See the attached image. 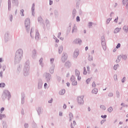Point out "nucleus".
<instances>
[{
    "mask_svg": "<svg viewBox=\"0 0 128 128\" xmlns=\"http://www.w3.org/2000/svg\"><path fill=\"white\" fill-rule=\"evenodd\" d=\"M84 96H81L78 98V102L79 104H84Z\"/></svg>",
    "mask_w": 128,
    "mask_h": 128,
    "instance_id": "nucleus-1",
    "label": "nucleus"
},
{
    "mask_svg": "<svg viewBox=\"0 0 128 128\" xmlns=\"http://www.w3.org/2000/svg\"><path fill=\"white\" fill-rule=\"evenodd\" d=\"M22 50H18L16 52V56H18V58H22Z\"/></svg>",
    "mask_w": 128,
    "mask_h": 128,
    "instance_id": "nucleus-2",
    "label": "nucleus"
},
{
    "mask_svg": "<svg viewBox=\"0 0 128 128\" xmlns=\"http://www.w3.org/2000/svg\"><path fill=\"white\" fill-rule=\"evenodd\" d=\"M30 18H26L25 21V26L26 28H30Z\"/></svg>",
    "mask_w": 128,
    "mask_h": 128,
    "instance_id": "nucleus-3",
    "label": "nucleus"
},
{
    "mask_svg": "<svg viewBox=\"0 0 128 128\" xmlns=\"http://www.w3.org/2000/svg\"><path fill=\"white\" fill-rule=\"evenodd\" d=\"M71 81L72 82V86H76V84H78V82L76 80V78H74V76H72Z\"/></svg>",
    "mask_w": 128,
    "mask_h": 128,
    "instance_id": "nucleus-4",
    "label": "nucleus"
},
{
    "mask_svg": "<svg viewBox=\"0 0 128 128\" xmlns=\"http://www.w3.org/2000/svg\"><path fill=\"white\" fill-rule=\"evenodd\" d=\"M10 96V92L8 90H5L2 95V96L4 98V96Z\"/></svg>",
    "mask_w": 128,
    "mask_h": 128,
    "instance_id": "nucleus-5",
    "label": "nucleus"
},
{
    "mask_svg": "<svg viewBox=\"0 0 128 128\" xmlns=\"http://www.w3.org/2000/svg\"><path fill=\"white\" fill-rule=\"evenodd\" d=\"M68 60V54H64L62 57V60Z\"/></svg>",
    "mask_w": 128,
    "mask_h": 128,
    "instance_id": "nucleus-6",
    "label": "nucleus"
},
{
    "mask_svg": "<svg viewBox=\"0 0 128 128\" xmlns=\"http://www.w3.org/2000/svg\"><path fill=\"white\" fill-rule=\"evenodd\" d=\"M60 94V95H62V94H66V90L64 89H62V90H61L60 92H59Z\"/></svg>",
    "mask_w": 128,
    "mask_h": 128,
    "instance_id": "nucleus-7",
    "label": "nucleus"
},
{
    "mask_svg": "<svg viewBox=\"0 0 128 128\" xmlns=\"http://www.w3.org/2000/svg\"><path fill=\"white\" fill-rule=\"evenodd\" d=\"M40 36V34L38 33V30L36 31V36H35V38H38Z\"/></svg>",
    "mask_w": 128,
    "mask_h": 128,
    "instance_id": "nucleus-8",
    "label": "nucleus"
},
{
    "mask_svg": "<svg viewBox=\"0 0 128 128\" xmlns=\"http://www.w3.org/2000/svg\"><path fill=\"white\" fill-rule=\"evenodd\" d=\"M78 52H74V58H78V56L79 54Z\"/></svg>",
    "mask_w": 128,
    "mask_h": 128,
    "instance_id": "nucleus-9",
    "label": "nucleus"
},
{
    "mask_svg": "<svg viewBox=\"0 0 128 128\" xmlns=\"http://www.w3.org/2000/svg\"><path fill=\"white\" fill-rule=\"evenodd\" d=\"M120 28H116L114 30V34H118V32H120Z\"/></svg>",
    "mask_w": 128,
    "mask_h": 128,
    "instance_id": "nucleus-10",
    "label": "nucleus"
},
{
    "mask_svg": "<svg viewBox=\"0 0 128 128\" xmlns=\"http://www.w3.org/2000/svg\"><path fill=\"white\" fill-rule=\"evenodd\" d=\"M76 44H82V40L80 39H76L74 40Z\"/></svg>",
    "mask_w": 128,
    "mask_h": 128,
    "instance_id": "nucleus-11",
    "label": "nucleus"
},
{
    "mask_svg": "<svg viewBox=\"0 0 128 128\" xmlns=\"http://www.w3.org/2000/svg\"><path fill=\"white\" fill-rule=\"evenodd\" d=\"M62 50H64V48L62 46H60L59 47L58 52L59 54H61V52H62Z\"/></svg>",
    "mask_w": 128,
    "mask_h": 128,
    "instance_id": "nucleus-12",
    "label": "nucleus"
},
{
    "mask_svg": "<svg viewBox=\"0 0 128 128\" xmlns=\"http://www.w3.org/2000/svg\"><path fill=\"white\" fill-rule=\"evenodd\" d=\"M75 74H76V76H78L80 74V71H78V70H75Z\"/></svg>",
    "mask_w": 128,
    "mask_h": 128,
    "instance_id": "nucleus-13",
    "label": "nucleus"
},
{
    "mask_svg": "<svg viewBox=\"0 0 128 128\" xmlns=\"http://www.w3.org/2000/svg\"><path fill=\"white\" fill-rule=\"evenodd\" d=\"M123 30L125 32H128V28L126 26H124Z\"/></svg>",
    "mask_w": 128,
    "mask_h": 128,
    "instance_id": "nucleus-14",
    "label": "nucleus"
},
{
    "mask_svg": "<svg viewBox=\"0 0 128 128\" xmlns=\"http://www.w3.org/2000/svg\"><path fill=\"white\" fill-rule=\"evenodd\" d=\"M92 94H98V89L94 88L92 90Z\"/></svg>",
    "mask_w": 128,
    "mask_h": 128,
    "instance_id": "nucleus-15",
    "label": "nucleus"
},
{
    "mask_svg": "<svg viewBox=\"0 0 128 128\" xmlns=\"http://www.w3.org/2000/svg\"><path fill=\"white\" fill-rule=\"evenodd\" d=\"M122 4H128V0H123Z\"/></svg>",
    "mask_w": 128,
    "mask_h": 128,
    "instance_id": "nucleus-16",
    "label": "nucleus"
},
{
    "mask_svg": "<svg viewBox=\"0 0 128 128\" xmlns=\"http://www.w3.org/2000/svg\"><path fill=\"white\" fill-rule=\"evenodd\" d=\"M100 108L102 110H106V106L104 105H101L100 106Z\"/></svg>",
    "mask_w": 128,
    "mask_h": 128,
    "instance_id": "nucleus-17",
    "label": "nucleus"
},
{
    "mask_svg": "<svg viewBox=\"0 0 128 128\" xmlns=\"http://www.w3.org/2000/svg\"><path fill=\"white\" fill-rule=\"evenodd\" d=\"M6 86V84L4 83L0 84V88H4Z\"/></svg>",
    "mask_w": 128,
    "mask_h": 128,
    "instance_id": "nucleus-18",
    "label": "nucleus"
},
{
    "mask_svg": "<svg viewBox=\"0 0 128 128\" xmlns=\"http://www.w3.org/2000/svg\"><path fill=\"white\" fill-rule=\"evenodd\" d=\"M102 48L104 50H106V44L104 43V44L102 45Z\"/></svg>",
    "mask_w": 128,
    "mask_h": 128,
    "instance_id": "nucleus-19",
    "label": "nucleus"
},
{
    "mask_svg": "<svg viewBox=\"0 0 128 128\" xmlns=\"http://www.w3.org/2000/svg\"><path fill=\"white\" fill-rule=\"evenodd\" d=\"M65 66H70V62H66V64H65Z\"/></svg>",
    "mask_w": 128,
    "mask_h": 128,
    "instance_id": "nucleus-20",
    "label": "nucleus"
},
{
    "mask_svg": "<svg viewBox=\"0 0 128 128\" xmlns=\"http://www.w3.org/2000/svg\"><path fill=\"white\" fill-rule=\"evenodd\" d=\"M78 30V28H76V26H74L72 30V32H76Z\"/></svg>",
    "mask_w": 128,
    "mask_h": 128,
    "instance_id": "nucleus-21",
    "label": "nucleus"
},
{
    "mask_svg": "<svg viewBox=\"0 0 128 128\" xmlns=\"http://www.w3.org/2000/svg\"><path fill=\"white\" fill-rule=\"evenodd\" d=\"M70 120H72L73 118L72 114L70 113Z\"/></svg>",
    "mask_w": 128,
    "mask_h": 128,
    "instance_id": "nucleus-22",
    "label": "nucleus"
},
{
    "mask_svg": "<svg viewBox=\"0 0 128 128\" xmlns=\"http://www.w3.org/2000/svg\"><path fill=\"white\" fill-rule=\"evenodd\" d=\"M84 74H88V72H86V67H84Z\"/></svg>",
    "mask_w": 128,
    "mask_h": 128,
    "instance_id": "nucleus-23",
    "label": "nucleus"
},
{
    "mask_svg": "<svg viewBox=\"0 0 128 128\" xmlns=\"http://www.w3.org/2000/svg\"><path fill=\"white\" fill-rule=\"evenodd\" d=\"M112 108L110 107L108 108V112H112Z\"/></svg>",
    "mask_w": 128,
    "mask_h": 128,
    "instance_id": "nucleus-24",
    "label": "nucleus"
},
{
    "mask_svg": "<svg viewBox=\"0 0 128 128\" xmlns=\"http://www.w3.org/2000/svg\"><path fill=\"white\" fill-rule=\"evenodd\" d=\"M118 65L114 66V70H118Z\"/></svg>",
    "mask_w": 128,
    "mask_h": 128,
    "instance_id": "nucleus-25",
    "label": "nucleus"
},
{
    "mask_svg": "<svg viewBox=\"0 0 128 128\" xmlns=\"http://www.w3.org/2000/svg\"><path fill=\"white\" fill-rule=\"evenodd\" d=\"M120 48V44H118V45L116 46V48Z\"/></svg>",
    "mask_w": 128,
    "mask_h": 128,
    "instance_id": "nucleus-26",
    "label": "nucleus"
},
{
    "mask_svg": "<svg viewBox=\"0 0 128 128\" xmlns=\"http://www.w3.org/2000/svg\"><path fill=\"white\" fill-rule=\"evenodd\" d=\"M2 118H6V115L3 114V115H0V118L2 120Z\"/></svg>",
    "mask_w": 128,
    "mask_h": 128,
    "instance_id": "nucleus-27",
    "label": "nucleus"
},
{
    "mask_svg": "<svg viewBox=\"0 0 128 128\" xmlns=\"http://www.w3.org/2000/svg\"><path fill=\"white\" fill-rule=\"evenodd\" d=\"M90 78H88L87 80H86V84H90Z\"/></svg>",
    "mask_w": 128,
    "mask_h": 128,
    "instance_id": "nucleus-28",
    "label": "nucleus"
},
{
    "mask_svg": "<svg viewBox=\"0 0 128 128\" xmlns=\"http://www.w3.org/2000/svg\"><path fill=\"white\" fill-rule=\"evenodd\" d=\"M22 16H24V10H20Z\"/></svg>",
    "mask_w": 128,
    "mask_h": 128,
    "instance_id": "nucleus-29",
    "label": "nucleus"
},
{
    "mask_svg": "<svg viewBox=\"0 0 128 128\" xmlns=\"http://www.w3.org/2000/svg\"><path fill=\"white\" fill-rule=\"evenodd\" d=\"M110 20H112V18L108 19L107 20H106L107 24H110Z\"/></svg>",
    "mask_w": 128,
    "mask_h": 128,
    "instance_id": "nucleus-30",
    "label": "nucleus"
},
{
    "mask_svg": "<svg viewBox=\"0 0 128 128\" xmlns=\"http://www.w3.org/2000/svg\"><path fill=\"white\" fill-rule=\"evenodd\" d=\"M101 118H106V115H104V116H101Z\"/></svg>",
    "mask_w": 128,
    "mask_h": 128,
    "instance_id": "nucleus-31",
    "label": "nucleus"
},
{
    "mask_svg": "<svg viewBox=\"0 0 128 128\" xmlns=\"http://www.w3.org/2000/svg\"><path fill=\"white\" fill-rule=\"evenodd\" d=\"M96 83L94 82H93L92 84V86H93V88H96Z\"/></svg>",
    "mask_w": 128,
    "mask_h": 128,
    "instance_id": "nucleus-32",
    "label": "nucleus"
},
{
    "mask_svg": "<svg viewBox=\"0 0 128 128\" xmlns=\"http://www.w3.org/2000/svg\"><path fill=\"white\" fill-rule=\"evenodd\" d=\"M118 20V17H117L116 18H115V20H114V22H117Z\"/></svg>",
    "mask_w": 128,
    "mask_h": 128,
    "instance_id": "nucleus-33",
    "label": "nucleus"
},
{
    "mask_svg": "<svg viewBox=\"0 0 128 128\" xmlns=\"http://www.w3.org/2000/svg\"><path fill=\"white\" fill-rule=\"evenodd\" d=\"M114 96V94H112V93L110 92L108 94V96Z\"/></svg>",
    "mask_w": 128,
    "mask_h": 128,
    "instance_id": "nucleus-34",
    "label": "nucleus"
},
{
    "mask_svg": "<svg viewBox=\"0 0 128 128\" xmlns=\"http://www.w3.org/2000/svg\"><path fill=\"white\" fill-rule=\"evenodd\" d=\"M125 81H126V78H125V77H124V78L122 79V82H124Z\"/></svg>",
    "mask_w": 128,
    "mask_h": 128,
    "instance_id": "nucleus-35",
    "label": "nucleus"
},
{
    "mask_svg": "<svg viewBox=\"0 0 128 128\" xmlns=\"http://www.w3.org/2000/svg\"><path fill=\"white\" fill-rule=\"evenodd\" d=\"M76 20L77 22H80V16L76 17Z\"/></svg>",
    "mask_w": 128,
    "mask_h": 128,
    "instance_id": "nucleus-36",
    "label": "nucleus"
},
{
    "mask_svg": "<svg viewBox=\"0 0 128 128\" xmlns=\"http://www.w3.org/2000/svg\"><path fill=\"white\" fill-rule=\"evenodd\" d=\"M54 62V58H51L50 62H52H52Z\"/></svg>",
    "mask_w": 128,
    "mask_h": 128,
    "instance_id": "nucleus-37",
    "label": "nucleus"
},
{
    "mask_svg": "<svg viewBox=\"0 0 128 128\" xmlns=\"http://www.w3.org/2000/svg\"><path fill=\"white\" fill-rule=\"evenodd\" d=\"M4 108H1L0 112H4Z\"/></svg>",
    "mask_w": 128,
    "mask_h": 128,
    "instance_id": "nucleus-38",
    "label": "nucleus"
},
{
    "mask_svg": "<svg viewBox=\"0 0 128 128\" xmlns=\"http://www.w3.org/2000/svg\"><path fill=\"white\" fill-rule=\"evenodd\" d=\"M78 76V80H82V78L80 76Z\"/></svg>",
    "mask_w": 128,
    "mask_h": 128,
    "instance_id": "nucleus-39",
    "label": "nucleus"
},
{
    "mask_svg": "<svg viewBox=\"0 0 128 128\" xmlns=\"http://www.w3.org/2000/svg\"><path fill=\"white\" fill-rule=\"evenodd\" d=\"M88 24H89V26H92V22H90L88 23Z\"/></svg>",
    "mask_w": 128,
    "mask_h": 128,
    "instance_id": "nucleus-40",
    "label": "nucleus"
},
{
    "mask_svg": "<svg viewBox=\"0 0 128 128\" xmlns=\"http://www.w3.org/2000/svg\"><path fill=\"white\" fill-rule=\"evenodd\" d=\"M116 96L118 97L120 96V92H116Z\"/></svg>",
    "mask_w": 128,
    "mask_h": 128,
    "instance_id": "nucleus-41",
    "label": "nucleus"
},
{
    "mask_svg": "<svg viewBox=\"0 0 128 128\" xmlns=\"http://www.w3.org/2000/svg\"><path fill=\"white\" fill-rule=\"evenodd\" d=\"M88 60H92V57L89 56Z\"/></svg>",
    "mask_w": 128,
    "mask_h": 128,
    "instance_id": "nucleus-42",
    "label": "nucleus"
},
{
    "mask_svg": "<svg viewBox=\"0 0 128 128\" xmlns=\"http://www.w3.org/2000/svg\"><path fill=\"white\" fill-rule=\"evenodd\" d=\"M63 108L64 109L66 108V104H64V106H63Z\"/></svg>",
    "mask_w": 128,
    "mask_h": 128,
    "instance_id": "nucleus-43",
    "label": "nucleus"
},
{
    "mask_svg": "<svg viewBox=\"0 0 128 128\" xmlns=\"http://www.w3.org/2000/svg\"><path fill=\"white\" fill-rule=\"evenodd\" d=\"M105 120H102L101 122H100V124H104V122Z\"/></svg>",
    "mask_w": 128,
    "mask_h": 128,
    "instance_id": "nucleus-44",
    "label": "nucleus"
},
{
    "mask_svg": "<svg viewBox=\"0 0 128 128\" xmlns=\"http://www.w3.org/2000/svg\"><path fill=\"white\" fill-rule=\"evenodd\" d=\"M48 102H49V104H52V99L50 100H49V101H48Z\"/></svg>",
    "mask_w": 128,
    "mask_h": 128,
    "instance_id": "nucleus-45",
    "label": "nucleus"
},
{
    "mask_svg": "<svg viewBox=\"0 0 128 128\" xmlns=\"http://www.w3.org/2000/svg\"><path fill=\"white\" fill-rule=\"evenodd\" d=\"M48 86V84L46 83H45L44 84V86L46 88V86Z\"/></svg>",
    "mask_w": 128,
    "mask_h": 128,
    "instance_id": "nucleus-46",
    "label": "nucleus"
},
{
    "mask_svg": "<svg viewBox=\"0 0 128 128\" xmlns=\"http://www.w3.org/2000/svg\"><path fill=\"white\" fill-rule=\"evenodd\" d=\"M73 124H74V126H76V122L75 121H74Z\"/></svg>",
    "mask_w": 128,
    "mask_h": 128,
    "instance_id": "nucleus-47",
    "label": "nucleus"
},
{
    "mask_svg": "<svg viewBox=\"0 0 128 128\" xmlns=\"http://www.w3.org/2000/svg\"><path fill=\"white\" fill-rule=\"evenodd\" d=\"M0 76H1V78L2 76V72H0Z\"/></svg>",
    "mask_w": 128,
    "mask_h": 128,
    "instance_id": "nucleus-48",
    "label": "nucleus"
},
{
    "mask_svg": "<svg viewBox=\"0 0 128 128\" xmlns=\"http://www.w3.org/2000/svg\"><path fill=\"white\" fill-rule=\"evenodd\" d=\"M86 50H88V46H86L85 48Z\"/></svg>",
    "mask_w": 128,
    "mask_h": 128,
    "instance_id": "nucleus-49",
    "label": "nucleus"
},
{
    "mask_svg": "<svg viewBox=\"0 0 128 128\" xmlns=\"http://www.w3.org/2000/svg\"><path fill=\"white\" fill-rule=\"evenodd\" d=\"M50 4L51 5V4H52V1H50Z\"/></svg>",
    "mask_w": 128,
    "mask_h": 128,
    "instance_id": "nucleus-50",
    "label": "nucleus"
},
{
    "mask_svg": "<svg viewBox=\"0 0 128 128\" xmlns=\"http://www.w3.org/2000/svg\"><path fill=\"white\" fill-rule=\"evenodd\" d=\"M62 34V33H60V32H59L58 34V36H60V35Z\"/></svg>",
    "mask_w": 128,
    "mask_h": 128,
    "instance_id": "nucleus-51",
    "label": "nucleus"
},
{
    "mask_svg": "<svg viewBox=\"0 0 128 128\" xmlns=\"http://www.w3.org/2000/svg\"><path fill=\"white\" fill-rule=\"evenodd\" d=\"M113 52H116V48H114V49L113 50Z\"/></svg>",
    "mask_w": 128,
    "mask_h": 128,
    "instance_id": "nucleus-52",
    "label": "nucleus"
},
{
    "mask_svg": "<svg viewBox=\"0 0 128 128\" xmlns=\"http://www.w3.org/2000/svg\"><path fill=\"white\" fill-rule=\"evenodd\" d=\"M66 84H67V86H70V82H67Z\"/></svg>",
    "mask_w": 128,
    "mask_h": 128,
    "instance_id": "nucleus-53",
    "label": "nucleus"
},
{
    "mask_svg": "<svg viewBox=\"0 0 128 128\" xmlns=\"http://www.w3.org/2000/svg\"><path fill=\"white\" fill-rule=\"evenodd\" d=\"M59 115H60V116H62V113L60 112Z\"/></svg>",
    "mask_w": 128,
    "mask_h": 128,
    "instance_id": "nucleus-54",
    "label": "nucleus"
},
{
    "mask_svg": "<svg viewBox=\"0 0 128 128\" xmlns=\"http://www.w3.org/2000/svg\"><path fill=\"white\" fill-rule=\"evenodd\" d=\"M60 40H64V38H60Z\"/></svg>",
    "mask_w": 128,
    "mask_h": 128,
    "instance_id": "nucleus-55",
    "label": "nucleus"
},
{
    "mask_svg": "<svg viewBox=\"0 0 128 128\" xmlns=\"http://www.w3.org/2000/svg\"><path fill=\"white\" fill-rule=\"evenodd\" d=\"M87 70H90V68L88 66H87Z\"/></svg>",
    "mask_w": 128,
    "mask_h": 128,
    "instance_id": "nucleus-56",
    "label": "nucleus"
},
{
    "mask_svg": "<svg viewBox=\"0 0 128 128\" xmlns=\"http://www.w3.org/2000/svg\"><path fill=\"white\" fill-rule=\"evenodd\" d=\"M126 8H128V4H126Z\"/></svg>",
    "mask_w": 128,
    "mask_h": 128,
    "instance_id": "nucleus-57",
    "label": "nucleus"
},
{
    "mask_svg": "<svg viewBox=\"0 0 128 128\" xmlns=\"http://www.w3.org/2000/svg\"><path fill=\"white\" fill-rule=\"evenodd\" d=\"M60 42V40H56V42Z\"/></svg>",
    "mask_w": 128,
    "mask_h": 128,
    "instance_id": "nucleus-58",
    "label": "nucleus"
},
{
    "mask_svg": "<svg viewBox=\"0 0 128 128\" xmlns=\"http://www.w3.org/2000/svg\"><path fill=\"white\" fill-rule=\"evenodd\" d=\"M88 110H89V112H90V108H88Z\"/></svg>",
    "mask_w": 128,
    "mask_h": 128,
    "instance_id": "nucleus-59",
    "label": "nucleus"
},
{
    "mask_svg": "<svg viewBox=\"0 0 128 128\" xmlns=\"http://www.w3.org/2000/svg\"><path fill=\"white\" fill-rule=\"evenodd\" d=\"M72 128H74V126H72V125L71 126Z\"/></svg>",
    "mask_w": 128,
    "mask_h": 128,
    "instance_id": "nucleus-60",
    "label": "nucleus"
},
{
    "mask_svg": "<svg viewBox=\"0 0 128 128\" xmlns=\"http://www.w3.org/2000/svg\"><path fill=\"white\" fill-rule=\"evenodd\" d=\"M126 118H128V114H126Z\"/></svg>",
    "mask_w": 128,
    "mask_h": 128,
    "instance_id": "nucleus-61",
    "label": "nucleus"
},
{
    "mask_svg": "<svg viewBox=\"0 0 128 128\" xmlns=\"http://www.w3.org/2000/svg\"><path fill=\"white\" fill-rule=\"evenodd\" d=\"M128 119H126V122H128Z\"/></svg>",
    "mask_w": 128,
    "mask_h": 128,
    "instance_id": "nucleus-62",
    "label": "nucleus"
},
{
    "mask_svg": "<svg viewBox=\"0 0 128 128\" xmlns=\"http://www.w3.org/2000/svg\"><path fill=\"white\" fill-rule=\"evenodd\" d=\"M0 68H2V66L0 65Z\"/></svg>",
    "mask_w": 128,
    "mask_h": 128,
    "instance_id": "nucleus-63",
    "label": "nucleus"
},
{
    "mask_svg": "<svg viewBox=\"0 0 128 128\" xmlns=\"http://www.w3.org/2000/svg\"><path fill=\"white\" fill-rule=\"evenodd\" d=\"M86 31H84V33L86 34Z\"/></svg>",
    "mask_w": 128,
    "mask_h": 128,
    "instance_id": "nucleus-64",
    "label": "nucleus"
}]
</instances>
